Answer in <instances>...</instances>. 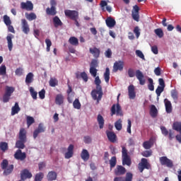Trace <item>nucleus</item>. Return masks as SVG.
I'll return each instance as SVG.
<instances>
[{"label": "nucleus", "instance_id": "1", "mask_svg": "<svg viewBox=\"0 0 181 181\" xmlns=\"http://www.w3.org/2000/svg\"><path fill=\"white\" fill-rule=\"evenodd\" d=\"M127 73H128L129 77L130 78L135 77V75H136L137 80H139V81L140 86H145V83H146V80H145V76H144V74L142 73V71H141V70L137 69L135 74V71H134V69L130 68L128 69Z\"/></svg>", "mask_w": 181, "mask_h": 181}, {"label": "nucleus", "instance_id": "2", "mask_svg": "<svg viewBox=\"0 0 181 181\" xmlns=\"http://www.w3.org/2000/svg\"><path fill=\"white\" fill-rule=\"evenodd\" d=\"M97 90H93L91 91V95L92 98L94 100H97V104L101 101V99L103 98V88L101 87V85H96Z\"/></svg>", "mask_w": 181, "mask_h": 181}, {"label": "nucleus", "instance_id": "3", "mask_svg": "<svg viewBox=\"0 0 181 181\" xmlns=\"http://www.w3.org/2000/svg\"><path fill=\"white\" fill-rule=\"evenodd\" d=\"M9 165V163L6 159L3 160L1 163V168L4 170L3 174L4 175V176H8V175H11V173L13 172V164H11L10 165Z\"/></svg>", "mask_w": 181, "mask_h": 181}, {"label": "nucleus", "instance_id": "4", "mask_svg": "<svg viewBox=\"0 0 181 181\" xmlns=\"http://www.w3.org/2000/svg\"><path fill=\"white\" fill-rule=\"evenodd\" d=\"M15 91V88L12 86H6V91L3 95V103H8L11 100V96L12 93Z\"/></svg>", "mask_w": 181, "mask_h": 181}, {"label": "nucleus", "instance_id": "5", "mask_svg": "<svg viewBox=\"0 0 181 181\" xmlns=\"http://www.w3.org/2000/svg\"><path fill=\"white\" fill-rule=\"evenodd\" d=\"M64 15L68 19L71 21L78 19V11L76 10H64Z\"/></svg>", "mask_w": 181, "mask_h": 181}, {"label": "nucleus", "instance_id": "6", "mask_svg": "<svg viewBox=\"0 0 181 181\" xmlns=\"http://www.w3.org/2000/svg\"><path fill=\"white\" fill-rule=\"evenodd\" d=\"M138 169L141 173H142L145 169H151V164L148 163V159L141 158V162L138 165Z\"/></svg>", "mask_w": 181, "mask_h": 181}, {"label": "nucleus", "instance_id": "7", "mask_svg": "<svg viewBox=\"0 0 181 181\" xmlns=\"http://www.w3.org/2000/svg\"><path fill=\"white\" fill-rule=\"evenodd\" d=\"M111 115H117L119 117H122L124 115V113H122V109L121 108V106L119 105V103H117V105H113L111 107Z\"/></svg>", "mask_w": 181, "mask_h": 181}, {"label": "nucleus", "instance_id": "8", "mask_svg": "<svg viewBox=\"0 0 181 181\" xmlns=\"http://www.w3.org/2000/svg\"><path fill=\"white\" fill-rule=\"evenodd\" d=\"M159 160L162 166H167V168H170V169H172V168H173V161L169 159L168 157H160Z\"/></svg>", "mask_w": 181, "mask_h": 181}, {"label": "nucleus", "instance_id": "9", "mask_svg": "<svg viewBox=\"0 0 181 181\" xmlns=\"http://www.w3.org/2000/svg\"><path fill=\"white\" fill-rule=\"evenodd\" d=\"M122 71L124 70V61H117L113 65V73H117V71Z\"/></svg>", "mask_w": 181, "mask_h": 181}, {"label": "nucleus", "instance_id": "10", "mask_svg": "<svg viewBox=\"0 0 181 181\" xmlns=\"http://www.w3.org/2000/svg\"><path fill=\"white\" fill-rule=\"evenodd\" d=\"M14 158L17 160H21L22 162L26 159V153L22 152L21 149H18L14 153Z\"/></svg>", "mask_w": 181, "mask_h": 181}, {"label": "nucleus", "instance_id": "11", "mask_svg": "<svg viewBox=\"0 0 181 181\" xmlns=\"http://www.w3.org/2000/svg\"><path fill=\"white\" fill-rule=\"evenodd\" d=\"M134 177V175H132V173H127L126 177H115L114 178V181H132V179Z\"/></svg>", "mask_w": 181, "mask_h": 181}, {"label": "nucleus", "instance_id": "12", "mask_svg": "<svg viewBox=\"0 0 181 181\" xmlns=\"http://www.w3.org/2000/svg\"><path fill=\"white\" fill-rule=\"evenodd\" d=\"M21 9H25V11H33V4L30 1H27L26 2L21 3Z\"/></svg>", "mask_w": 181, "mask_h": 181}, {"label": "nucleus", "instance_id": "13", "mask_svg": "<svg viewBox=\"0 0 181 181\" xmlns=\"http://www.w3.org/2000/svg\"><path fill=\"white\" fill-rule=\"evenodd\" d=\"M26 143V136H20L19 140L16 143V148L18 149H25V144Z\"/></svg>", "mask_w": 181, "mask_h": 181}, {"label": "nucleus", "instance_id": "14", "mask_svg": "<svg viewBox=\"0 0 181 181\" xmlns=\"http://www.w3.org/2000/svg\"><path fill=\"white\" fill-rule=\"evenodd\" d=\"M124 173H127V169L122 165H117L115 169V176H122Z\"/></svg>", "mask_w": 181, "mask_h": 181}, {"label": "nucleus", "instance_id": "15", "mask_svg": "<svg viewBox=\"0 0 181 181\" xmlns=\"http://www.w3.org/2000/svg\"><path fill=\"white\" fill-rule=\"evenodd\" d=\"M73 155H74V145L70 144L67 148V152L64 154L65 159H70V158H73Z\"/></svg>", "mask_w": 181, "mask_h": 181}, {"label": "nucleus", "instance_id": "16", "mask_svg": "<svg viewBox=\"0 0 181 181\" xmlns=\"http://www.w3.org/2000/svg\"><path fill=\"white\" fill-rule=\"evenodd\" d=\"M21 29L25 35H28L30 32V28H29V24L28 23V21L26 19L23 18L21 20Z\"/></svg>", "mask_w": 181, "mask_h": 181}, {"label": "nucleus", "instance_id": "17", "mask_svg": "<svg viewBox=\"0 0 181 181\" xmlns=\"http://www.w3.org/2000/svg\"><path fill=\"white\" fill-rule=\"evenodd\" d=\"M156 141V139H155V137H151L148 141H144L143 143V147L144 149H151L152 146H153Z\"/></svg>", "mask_w": 181, "mask_h": 181}, {"label": "nucleus", "instance_id": "18", "mask_svg": "<svg viewBox=\"0 0 181 181\" xmlns=\"http://www.w3.org/2000/svg\"><path fill=\"white\" fill-rule=\"evenodd\" d=\"M129 98L130 100H134L136 97V93H135V86L134 85H130L128 87Z\"/></svg>", "mask_w": 181, "mask_h": 181}, {"label": "nucleus", "instance_id": "19", "mask_svg": "<svg viewBox=\"0 0 181 181\" xmlns=\"http://www.w3.org/2000/svg\"><path fill=\"white\" fill-rule=\"evenodd\" d=\"M12 39H13V35L9 34L8 35H7L6 40L9 52H12V49L13 48V43L12 42Z\"/></svg>", "mask_w": 181, "mask_h": 181}, {"label": "nucleus", "instance_id": "20", "mask_svg": "<svg viewBox=\"0 0 181 181\" xmlns=\"http://www.w3.org/2000/svg\"><path fill=\"white\" fill-rule=\"evenodd\" d=\"M81 158L82 160H84V162H87L88 159H90V153H88V151L87 149H83L81 153Z\"/></svg>", "mask_w": 181, "mask_h": 181}, {"label": "nucleus", "instance_id": "21", "mask_svg": "<svg viewBox=\"0 0 181 181\" xmlns=\"http://www.w3.org/2000/svg\"><path fill=\"white\" fill-rule=\"evenodd\" d=\"M89 52L91 54H93L95 59H98V57H100V49L95 47L93 48H90Z\"/></svg>", "mask_w": 181, "mask_h": 181}, {"label": "nucleus", "instance_id": "22", "mask_svg": "<svg viewBox=\"0 0 181 181\" xmlns=\"http://www.w3.org/2000/svg\"><path fill=\"white\" fill-rule=\"evenodd\" d=\"M105 22H106V25H107V28H114V26H115V25H117V22L112 17H108L105 20Z\"/></svg>", "mask_w": 181, "mask_h": 181}, {"label": "nucleus", "instance_id": "23", "mask_svg": "<svg viewBox=\"0 0 181 181\" xmlns=\"http://www.w3.org/2000/svg\"><path fill=\"white\" fill-rule=\"evenodd\" d=\"M42 132H45V127L42 123L38 125V127L34 131L33 136H37L39 134H42Z\"/></svg>", "mask_w": 181, "mask_h": 181}, {"label": "nucleus", "instance_id": "24", "mask_svg": "<svg viewBox=\"0 0 181 181\" xmlns=\"http://www.w3.org/2000/svg\"><path fill=\"white\" fill-rule=\"evenodd\" d=\"M32 177V173L28 170H24L21 172V179L22 180H25V179H30Z\"/></svg>", "mask_w": 181, "mask_h": 181}, {"label": "nucleus", "instance_id": "25", "mask_svg": "<svg viewBox=\"0 0 181 181\" xmlns=\"http://www.w3.org/2000/svg\"><path fill=\"white\" fill-rule=\"evenodd\" d=\"M164 103H165L166 112L168 114H170V112H172V110H173L172 103H170V100L168 99H165Z\"/></svg>", "mask_w": 181, "mask_h": 181}, {"label": "nucleus", "instance_id": "26", "mask_svg": "<svg viewBox=\"0 0 181 181\" xmlns=\"http://www.w3.org/2000/svg\"><path fill=\"white\" fill-rule=\"evenodd\" d=\"M150 115L152 118H156L158 117V109L155 105H152L150 108Z\"/></svg>", "mask_w": 181, "mask_h": 181}, {"label": "nucleus", "instance_id": "27", "mask_svg": "<svg viewBox=\"0 0 181 181\" xmlns=\"http://www.w3.org/2000/svg\"><path fill=\"white\" fill-rule=\"evenodd\" d=\"M47 177L49 181L56 180L57 179V173L54 171H49Z\"/></svg>", "mask_w": 181, "mask_h": 181}, {"label": "nucleus", "instance_id": "28", "mask_svg": "<svg viewBox=\"0 0 181 181\" xmlns=\"http://www.w3.org/2000/svg\"><path fill=\"white\" fill-rule=\"evenodd\" d=\"M64 103V97L62 94L57 95L55 98V104L57 105H62Z\"/></svg>", "mask_w": 181, "mask_h": 181}, {"label": "nucleus", "instance_id": "29", "mask_svg": "<svg viewBox=\"0 0 181 181\" xmlns=\"http://www.w3.org/2000/svg\"><path fill=\"white\" fill-rule=\"evenodd\" d=\"M53 23L54 28H59V26H63V22H62V20L59 18V16H54L53 18Z\"/></svg>", "mask_w": 181, "mask_h": 181}, {"label": "nucleus", "instance_id": "30", "mask_svg": "<svg viewBox=\"0 0 181 181\" xmlns=\"http://www.w3.org/2000/svg\"><path fill=\"white\" fill-rule=\"evenodd\" d=\"M34 77H35V75H33V73L32 72L28 73L25 77V83L29 85V84H31V83H33Z\"/></svg>", "mask_w": 181, "mask_h": 181}, {"label": "nucleus", "instance_id": "31", "mask_svg": "<svg viewBox=\"0 0 181 181\" xmlns=\"http://www.w3.org/2000/svg\"><path fill=\"white\" fill-rule=\"evenodd\" d=\"M76 78H83L85 83H87L88 81V76H87V74L86 72H82L81 74L77 73L76 74Z\"/></svg>", "mask_w": 181, "mask_h": 181}, {"label": "nucleus", "instance_id": "32", "mask_svg": "<svg viewBox=\"0 0 181 181\" xmlns=\"http://www.w3.org/2000/svg\"><path fill=\"white\" fill-rule=\"evenodd\" d=\"M21 111V107H19V104L18 103H16L14 106L11 108V115H16V114H18Z\"/></svg>", "mask_w": 181, "mask_h": 181}, {"label": "nucleus", "instance_id": "33", "mask_svg": "<svg viewBox=\"0 0 181 181\" xmlns=\"http://www.w3.org/2000/svg\"><path fill=\"white\" fill-rule=\"evenodd\" d=\"M98 124L99 125L100 129H103L104 128V117L101 115H98L97 117Z\"/></svg>", "mask_w": 181, "mask_h": 181}, {"label": "nucleus", "instance_id": "34", "mask_svg": "<svg viewBox=\"0 0 181 181\" xmlns=\"http://www.w3.org/2000/svg\"><path fill=\"white\" fill-rule=\"evenodd\" d=\"M46 13L47 15H50L51 16H54L56 13H57V11H56V8L51 7V8H47L46 9Z\"/></svg>", "mask_w": 181, "mask_h": 181}, {"label": "nucleus", "instance_id": "35", "mask_svg": "<svg viewBox=\"0 0 181 181\" xmlns=\"http://www.w3.org/2000/svg\"><path fill=\"white\" fill-rule=\"evenodd\" d=\"M25 18L26 19H28V21L30 22L32 21H35V19H36L37 16H36V14L35 13H25Z\"/></svg>", "mask_w": 181, "mask_h": 181}, {"label": "nucleus", "instance_id": "36", "mask_svg": "<svg viewBox=\"0 0 181 181\" xmlns=\"http://www.w3.org/2000/svg\"><path fill=\"white\" fill-rule=\"evenodd\" d=\"M69 43L72 46H78V39L76 37H71L69 39Z\"/></svg>", "mask_w": 181, "mask_h": 181}, {"label": "nucleus", "instance_id": "37", "mask_svg": "<svg viewBox=\"0 0 181 181\" xmlns=\"http://www.w3.org/2000/svg\"><path fill=\"white\" fill-rule=\"evenodd\" d=\"M132 162L131 161V158H129V156L127 157H122V165L127 166H131V164Z\"/></svg>", "mask_w": 181, "mask_h": 181}, {"label": "nucleus", "instance_id": "38", "mask_svg": "<svg viewBox=\"0 0 181 181\" xmlns=\"http://www.w3.org/2000/svg\"><path fill=\"white\" fill-rule=\"evenodd\" d=\"M115 127L117 131H121L122 129V119H119L115 123Z\"/></svg>", "mask_w": 181, "mask_h": 181}, {"label": "nucleus", "instance_id": "39", "mask_svg": "<svg viewBox=\"0 0 181 181\" xmlns=\"http://www.w3.org/2000/svg\"><path fill=\"white\" fill-rule=\"evenodd\" d=\"M0 149H1V151H2V152H6V151H8V149H9L8 143L4 142V141L1 142L0 143Z\"/></svg>", "mask_w": 181, "mask_h": 181}, {"label": "nucleus", "instance_id": "40", "mask_svg": "<svg viewBox=\"0 0 181 181\" xmlns=\"http://www.w3.org/2000/svg\"><path fill=\"white\" fill-rule=\"evenodd\" d=\"M3 19L6 26H9V25H12V21H11V18L8 15H4L3 17Z\"/></svg>", "mask_w": 181, "mask_h": 181}, {"label": "nucleus", "instance_id": "41", "mask_svg": "<svg viewBox=\"0 0 181 181\" xmlns=\"http://www.w3.org/2000/svg\"><path fill=\"white\" fill-rule=\"evenodd\" d=\"M71 91H73V89L71 88V86L70 85L68 84V90H66V93L68 94V103H69L70 104H71L73 103V99H71V98H70V94L71 93Z\"/></svg>", "mask_w": 181, "mask_h": 181}, {"label": "nucleus", "instance_id": "42", "mask_svg": "<svg viewBox=\"0 0 181 181\" xmlns=\"http://www.w3.org/2000/svg\"><path fill=\"white\" fill-rule=\"evenodd\" d=\"M148 88L150 90V91H153L155 90V86H153V79L152 78H148Z\"/></svg>", "mask_w": 181, "mask_h": 181}, {"label": "nucleus", "instance_id": "43", "mask_svg": "<svg viewBox=\"0 0 181 181\" xmlns=\"http://www.w3.org/2000/svg\"><path fill=\"white\" fill-rule=\"evenodd\" d=\"M104 78L106 83H110V68H106L104 73Z\"/></svg>", "mask_w": 181, "mask_h": 181}, {"label": "nucleus", "instance_id": "44", "mask_svg": "<svg viewBox=\"0 0 181 181\" xmlns=\"http://www.w3.org/2000/svg\"><path fill=\"white\" fill-rule=\"evenodd\" d=\"M50 87H56L59 84V81L55 78H51L49 81Z\"/></svg>", "mask_w": 181, "mask_h": 181}, {"label": "nucleus", "instance_id": "45", "mask_svg": "<svg viewBox=\"0 0 181 181\" xmlns=\"http://www.w3.org/2000/svg\"><path fill=\"white\" fill-rule=\"evenodd\" d=\"M154 33L156 34V35L160 38L162 39V37H163V30H162V28H157L156 30H154Z\"/></svg>", "mask_w": 181, "mask_h": 181}, {"label": "nucleus", "instance_id": "46", "mask_svg": "<svg viewBox=\"0 0 181 181\" xmlns=\"http://www.w3.org/2000/svg\"><path fill=\"white\" fill-rule=\"evenodd\" d=\"M110 169H112V168H115L117 165V157L113 156L110 160Z\"/></svg>", "mask_w": 181, "mask_h": 181}, {"label": "nucleus", "instance_id": "47", "mask_svg": "<svg viewBox=\"0 0 181 181\" xmlns=\"http://www.w3.org/2000/svg\"><path fill=\"white\" fill-rule=\"evenodd\" d=\"M74 108L76 110H80L81 108V103H80V100L78 99H75L73 103Z\"/></svg>", "mask_w": 181, "mask_h": 181}, {"label": "nucleus", "instance_id": "48", "mask_svg": "<svg viewBox=\"0 0 181 181\" xmlns=\"http://www.w3.org/2000/svg\"><path fill=\"white\" fill-rule=\"evenodd\" d=\"M30 93L33 100H37V92L35 91L33 87L30 88Z\"/></svg>", "mask_w": 181, "mask_h": 181}, {"label": "nucleus", "instance_id": "49", "mask_svg": "<svg viewBox=\"0 0 181 181\" xmlns=\"http://www.w3.org/2000/svg\"><path fill=\"white\" fill-rule=\"evenodd\" d=\"M171 97L173 98L175 103H177V99H178V95H177V91L175 90H173L171 91Z\"/></svg>", "mask_w": 181, "mask_h": 181}, {"label": "nucleus", "instance_id": "50", "mask_svg": "<svg viewBox=\"0 0 181 181\" xmlns=\"http://www.w3.org/2000/svg\"><path fill=\"white\" fill-rule=\"evenodd\" d=\"M164 90H165V88H163L162 86H158L156 90V94L157 95V96L160 97V94H162V93H163Z\"/></svg>", "mask_w": 181, "mask_h": 181}, {"label": "nucleus", "instance_id": "51", "mask_svg": "<svg viewBox=\"0 0 181 181\" xmlns=\"http://www.w3.org/2000/svg\"><path fill=\"white\" fill-rule=\"evenodd\" d=\"M33 124H35V119L33 117L28 116L27 117V125L28 127H30Z\"/></svg>", "mask_w": 181, "mask_h": 181}, {"label": "nucleus", "instance_id": "52", "mask_svg": "<svg viewBox=\"0 0 181 181\" xmlns=\"http://www.w3.org/2000/svg\"><path fill=\"white\" fill-rule=\"evenodd\" d=\"M134 33L136 35V39L141 36V30L139 29V27L136 26L133 30Z\"/></svg>", "mask_w": 181, "mask_h": 181}, {"label": "nucleus", "instance_id": "53", "mask_svg": "<svg viewBox=\"0 0 181 181\" xmlns=\"http://www.w3.org/2000/svg\"><path fill=\"white\" fill-rule=\"evenodd\" d=\"M6 74V66L2 64L0 66V76H5Z\"/></svg>", "mask_w": 181, "mask_h": 181}, {"label": "nucleus", "instance_id": "54", "mask_svg": "<svg viewBox=\"0 0 181 181\" xmlns=\"http://www.w3.org/2000/svg\"><path fill=\"white\" fill-rule=\"evenodd\" d=\"M89 71L93 77H97V71H98V70H97V68L90 67Z\"/></svg>", "mask_w": 181, "mask_h": 181}, {"label": "nucleus", "instance_id": "55", "mask_svg": "<svg viewBox=\"0 0 181 181\" xmlns=\"http://www.w3.org/2000/svg\"><path fill=\"white\" fill-rule=\"evenodd\" d=\"M105 57H107V59H111V57H112V51L111 50V49L108 48L105 52Z\"/></svg>", "mask_w": 181, "mask_h": 181}, {"label": "nucleus", "instance_id": "56", "mask_svg": "<svg viewBox=\"0 0 181 181\" xmlns=\"http://www.w3.org/2000/svg\"><path fill=\"white\" fill-rule=\"evenodd\" d=\"M136 54L138 57L140 59H142V60H145V55H144V53H142V51L137 49L136 50Z\"/></svg>", "mask_w": 181, "mask_h": 181}, {"label": "nucleus", "instance_id": "57", "mask_svg": "<svg viewBox=\"0 0 181 181\" xmlns=\"http://www.w3.org/2000/svg\"><path fill=\"white\" fill-rule=\"evenodd\" d=\"M90 66V67L97 69L98 67V61L97 59H92Z\"/></svg>", "mask_w": 181, "mask_h": 181}, {"label": "nucleus", "instance_id": "58", "mask_svg": "<svg viewBox=\"0 0 181 181\" xmlns=\"http://www.w3.org/2000/svg\"><path fill=\"white\" fill-rule=\"evenodd\" d=\"M141 155L144 156V158H149V156H152V151H145Z\"/></svg>", "mask_w": 181, "mask_h": 181}, {"label": "nucleus", "instance_id": "59", "mask_svg": "<svg viewBox=\"0 0 181 181\" xmlns=\"http://www.w3.org/2000/svg\"><path fill=\"white\" fill-rule=\"evenodd\" d=\"M45 43L47 45V52H50V47L52 46V40H50V39H46Z\"/></svg>", "mask_w": 181, "mask_h": 181}, {"label": "nucleus", "instance_id": "60", "mask_svg": "<svg viewBox=\"0 0 181 181\" xmlns=\"http://www.w3.org/2000/svg\"><path fill=\"white\" fill-rule=\"evenodd\" d=\"M132 16L134 21H136V22H139V13H132Z\"/></svg>", "mask_w": 181, "mask_h": 181}, {"label": "nucleus", "instance_id": "61", "mask_svg": "<svg viewBox=\"0 0 181 181\" xmlns=\"http://www.w3.org/2000/svg\"><path fill=\"white\" fill-rule=\"evenodd\" d=\"M39 97L41 100H44L45 95H46V90L45 89H42L39 93Z\"/></svg>", "mask_w": 181, "mask_h": 181}, {"label": "nucleus", "instance_id": "62", "mask_svg": "<svg viewBox=\"0 0 181 181\" xmlns=\"http://www.w3.org/2000/svg\"><path fill=\"white\" fill-rule=\"evenodd\" d=\"M122 158H125L127 156H128V150H127V148L124 146L122 147Z\"/></svg>", "mask_w": 181, "mask_h": 181}, {"label": "nucleus", "instance_id": "63", "mask_svg": "<svg viewBox=\"0 0 181 181\" xmlns=\"http://www.w3.org/2000/svg\"><path fill=\"white\" fill-rule=\"evenodd\" d=\"M162 69H160V67H157L154 69V73L156 76H160Z\"/></svg>", "mask_w": 181, "mask_h": 181}, {"label": "nucleus", "instance_id": "64", "mask_svg": "<svg viewBox=\"0 0 181 181\" xmlns=\"http://www.w3.org/2000/svg\"><path fill=\"white\" fill-rule=\"evenodd\" d=\"M26 135V129L21 128L19 132V136H25Z\"/></svg>", "mask_w": 181, "mask_h": 181}]
</instances>
